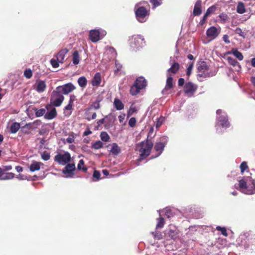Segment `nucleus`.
<instances>
[{
	"mask_svg": "<svg viewBox=\"0 0 255 255\" xmlns=\"http://www.w3.org/2000/svg\"><path fill=\"white\" fill-rule=\"evenodd\" d=\"M197 75L200 77L207 78L214 76L216 73L212 71L205 61H201L197 64Z\"/></svg>",
	"mask_w": 255,
	"mask_h": 255,
	"instance_id": "nucleus-5",
	"label": "nucleus"
},
{
	"mask_svg": "<svg viewBox=\"0 0 255 255\" xmlns=\"http://www.w3.org/2000/svg\"><path fill=\"white\" fill-rule=\"evenodd\" d=\"M20 124L17 122H14L12 124L10 127V131L11 133H15L20 128Z\"/></svg>",
	"mask_w": 255,
	"mask_h": 255,
	"instance_id": "nucleus-28",
	"label": "nucleus"
},
{
	"mask_svg": "<svg viewBox=\"0 0 255 255\" xmlns=\"http://www.w3.org/2000/svg\"><path fill=\"white\" fill-rule=\"evenodd\" d=\"M197 89V85L194 84L192 82H189L185 84L184 90L185 94L188 97H191L193 95Z\"/></svg>",
	"mask_w": 255,
	"mask_h": 255,
	"instance_id": "nucleus-12",
	"label": "nucleus"
},
{
	"mask_svg": "<svg viewBox=\"0 0 255 255\" xmlns=\"http://www.w3.org/2000/svg\"><path fill=\"white\" fill-rule=\"evenodd\" d=\"M193 63L190 64L188 66V68H187V73H186V74H187V75L188 76H190V75L191 74V71H192V69H193Z\"/></svg>",
	"mask_w": 255,
	"mask_h": 255,
	"instance_id": "nucleus-59",
	"label": "nucleus"
},
{
	"mask_svg": "<svg viewBox=\"0 0 255 255\" xmlns=\"http://www.w3.org/2000/svg\"><path fill=\"white\" fill-rule=\"evenodd\" d=\"M35 116L36 117H40L43 115H45L46 113V110L44 109H40L39 110H35Z\"/></svg>",
	"mask_w": 255,
	"mask_h": 255,
	"instance_id": "nucleus-42",
	"label": "nucleus"
},
{
	"mask_svg": "<svg viewBox=\"0 0 255 255\" xmlns=\"http://www.w3.org/2000/svg\"><path fill=\"white\" fill-rule=\"evenodd\" d=\"M101 174L100 172L98 171L95 170L94 172L93 176L94 178H96L97 180H99L100 178Z\"/></svg>",
	"mask_w": 255,
	"mask_h": 255,
	"instance_id": "nucleus-60",
	"label": "nucleus"
},
{
	"mask_svg": "<svg viewBox=\"0 0 255 255\" xmlns=\"http://www.w3.org/2000/svg\"><path fill=\"white\" fill-rule=\"evenodd\" d=\"M14 177V174L12 172H4L2 168L0 167V180H10Z\"/></svg>",
	"mask_w": 255,
	"mask_h": 255,
	"instance_id": "nucleus-17",
	"label": "nucleus"
},
{
	"mask_svg": "<svg viewBox=\"0 0 255 255\" xmlns=\"http://www.w3.org/2000/svg\"><path fill=\"white\" fill-rule=\"evenodd\" d=\"M146 3L145 1L139 2L135 5L134 11L136 19L140 23L145 22L149 16V11L143 6H139L141 3Z\"/></svg>",
	"mask_w": 255,
	"mask_h": 255,
	"instance_id": "nucleus-6",
	"label": "nucleus"
},
{
	"mask_svg": "<svg viewBox=\"0 0 255 255\" xmlns=\"http://www.w3.org/2000/svg\"><path fill=\"white\" fill-rule=\"evenodd\" d=\"M130 46L136 49L142 48L145 45V41L143 36L136 35L132 36L129 40Z\"/></svg>",
	"mask_w": 255,
	"mask_h": 255,
	"instance_id": "nucleus-9",
	"label": "nucleus"
},
{
	"mask_svg": "<svg viewBox=\"0 0 255 255\" xmlns=\"http://www.w3.org/2000/svg\"><path fill=\"white\" fill-rule=\"evenodd\" d=\"M115 64H116V69L115 70V72H118V71H119L121 70L122 66L120 63H118L117 61H116V62H115Z\"/></svg>",
	"mask_w": 255,
	"mask_h": 255,
	"instance_id": "nucleus-64",
	"label": "nucleus"
},
{
	"mask_svg": "<svg viewBox=\"0 0 255 255\" xmlns=\"http://www.w3.org/2000/svg\"><path fill=\"white\" fill-rule=\"evenodd\" d=\"M179 68V65L178 63H174L173 64L172 66L168 70V74L171 72L173 74H175Z\"/></svg>",
	"mask_w": 255,
	"mask_h": 255,
	"instance_id": "nucleus-34",
	"label": "nucleus"
},
{
	"mask_svg": "<svg viewBox=\"0 0 255 255\" xmlns=\"http://www.w3.org/2000/svg\"><path fill=\"white\" fill-rule=\"evenodd\" d=\"M46 88L45 82L42 80H37L34 85V89L39 93L43 92Z\"/></svg>",
	"mask_w": 255,
	"mask_h": 255,
	"instance_id": "nucleus-16",
	"label": "nucleus"
},
{
	"mask_svg": "<svg viewBox=\"0 0 255 255\" xmlns=\"http://www.w3.org/2000/svg\"><path fill=\"white\" fill-rule=\"evenodd\" d=\"M139 81V80H135L133 85L130 87V94L132 96L137 95L138 93L140 92V90H141L140 88H139V87H138L136 85L138 84V82Z\"/></svg>",
	"mask_w": 255,
	"mask_h": 255,
	"instance_id": "nucleus-19",
	"label": "nucleus"
},
{
	"mask_svg": "<svg viewBox=\"0 0 255 255\" xmlns=\"http://www.w3.org/2000/svg\"><path fill=\"white\" fill-rule=\"evenodd\" d=\"M196 226H191L189 228L188 232L187 233V235H192V234H194V232L197 231L196 229Z\"/></svg>",
	"mask_w": 255,
	"mask_h": 255,
	"instance_id": "nucleus-53",
	"label": "nucleus"
},
{
	"mask_svg": "<svg viewBox=\"0 0 255 255\" xmlns=\"http://www.w3.org/2000/svg\"><path fill=\"white\" fill-rule=\"evenodd\" d=\"M236 33L239 34L240 36L245 37V33L243 31H242V30L240 28H237L235 30Z\"/></svg>",
	"mask_w": 255,
	"mask_h": 255,
	"instance_id": "nucleus-52",
	"label": "nucleus"
},
{
	"mask_svg": "<svg viewBox=\"0 0 255 255\" xmlns=\"http://www.w3.org/2000/svg\"><path fill=\"white\" fill-rule=\"evenodd\" d=\"M228 61L230 64L233 66H237L238 67V71H239L241 69V67L239 63L236 61L235 59L234 58L229 57L227 59Z\"/></svg>",
	"mask_w": 255,
	"mask_h": 255,
	"instance_id": "nucleus-30",
	"label": "nucleus"
},
{
	"mask_svg": "<svg viewBox=\"0 0 255 255\" xmlns=\"http://www.w3.org/2000/svg\"><path fill=\"white\" fill-rule=\"evenodd\" d=\"M136 111V108L135 107H133L131 106L128 112V115L130 116L132 115L134 113H135Z\"/></svg>",
	"mask_w": 255,
	"mask_h": 255,
	"instance_id": "nucleus-57",
	"label": "nucleus"
},
{
	"mask_svg": "<svg viewBox=\"0 0 255 255\" xmlns=\"http://www.w3.org/2000/svg\"><path fill=\"white\" fill-rule=\"evenodd\" d=\"M84 161L83 159L80 160L78 165H77V168L78 170H83L84 171H86L87 170V168L84 166Z\"/></svg>",
	"mask_w": 255,
	"mask_h": 255,
	"instance_id": "nucleus-43",
	"label": "nucleus"
},
{
	"mask_svg": "<svg viewBox=\"0 0 255 255\" xmlns=\"http://www.w3.org/2000/svg\"><path fill=\"white\" fill-rule=\"evenodd\" d=\"M164 147L165 146L163 143L159 142H157L156 143L154 146V149L157 152H158V154L156 156V157L159 156L162 153Z\"/></svg>",
	"mask_w": 255,
	"mask_h": 255,
	"instance_id": "nucleus-25",
	"label": "nucleus"
},
{
	"mask_svg": "<svg viewBox=\"0 0 255 255\" xmlns=\"http://www.w3.org/2000/svg\"><path fill=\"white\" fill-rule=\"evenodd\" d=\"M80 56L77 50L74 51L72 55V62L74 65H77L79 63Z\"/></svg>",
	"mask_w": 255,
	"mask_h": 255,
	"instance_id": "nucleus-31",
	"label": "nucleus"
},
{
	"mask_svg": "<svg viewBox=\"0 0 255 255\" xmlns=\"http://www.w3.org/2000/svg\"><path fill=\"white\" fill-rule=\"evenodd\" d=\"M101 100L102 99L100 98H97V100L91 104L90 108L88 109L87 111H89L92 109H94L95 110L99 109L100 108V103L101 101Z\"/></svg>",
	"mask_w": 255,
	"mask_h": 255,
	"instance_id": "nucleus-29",
	"label": "nucleus"
},
{
	"mask_svg": "<svg viewBox=\"0 0 255 255\" xmlns=\"http://www.w3.org/2000/svg\"><path fill=\"white\" fill-rule=\"evenodd\" d=\"M220 30L215 26L210 27L206 31V34L209 38L214 39L216 38L220 33Z\"/></svg>",
	"mask_w": 255,
	"mask_h": 255,
	"instance_id": "nucleus-15",
	"label": "nucleus"
},
{
	"mask_svg": "<svg viewBox=\"0 0 255 255\" xmlns=\"http://www.w3.org/2000/svg\"><path fill=\"white\" fill-rule=\"evenodd\" d=\"M255 242V236L249 233L241 234L237 239L238 244L245 249H252Z\"/></svg>",
	"mask_w": 255,
	"mask_h": 255,
	"instance_id": "nucleus-4",
	"label": "nucleus"
},
{
	"mask_svg": "<svg viewBox=\"0 0 255 255\" xmlns=\"http://www.w3.org/2000/svg\"><path fill=\"white\" fill-rule=\"evenodd\" d=\"M201 0H197L195 4L193 14L195 16L200 15L202 13Z\"/></svg>",
	"mask_w": 255,
	"mask_h": 255,
	"instance_id": "nucleus-18",
	"label": "nucleus"
},
{
	"mask_svg": "<svg viewBox=\"0 0 255 255\" xmlns=\"http://www.w3.org/2000/svg\"><path fill=\"white\" fill-rule=\"evenodd\" d=\"M139 80V81L138 82V84L136 85L137 86L139 87V88L142 90L146 86V80L142 77H138L136 80Z\"/></svg>",
	"mask_w": 255,
	"mask_h": 255,
	"instance_id": "nucleus-32",
	"label": "nucleus"
},
{
	"mask_svg": "<svg viewBox=\"0 0 255 255\" xmlns=\"http://www.w3.org/2000/svg\"><path fill=\"white\" fill-rule=\"evenodd\" d=\"M64 100L63 95L60 92V91L57 90L53 91L52 92L50 103L55 107H59Z\"/></svg>",
	"mask_w": 255,
	"mask_h": 255,
	"instance_id": "nucleus-7",
	"label": "nucleus"
},
{
	"mask_svg": "<svg viewBox=\"0 0 255 255\" xmlns=\"http://www.w3.org/2000/svg\"><path fill=\"white\" fill-rule=\"evenodd\" d=\"M77 82L79 84V85L81 88H85L87 84V80L86 77L84 76L80 77L78 78Z\"/></svg>",
	"mask_w": 255,
	"mask_h": 255,
	"instance_id": "nucleus-33",
	"label": "nucleus"
},
{
	"mask_svg": "<svg viewBox=\"0 0 255 255\" xmlns=\"http://www.w3.org/2000/svg\"><path fill=\"white\" fill-rule=\"evenodd\" d=\"M76 97L74 95H71L70 96V99L68 104L73 105L74 101L75 100Z\"/></svg>",
	"mask_w": 255,
	"mask_h": 255,
	"instance_id": "nucleus-63",
	"label": "nucleus"
},
{
	"mask_svg": "<svg viewBox=\"0 0 255 255\" xmlns=\"http://www.w3.org/2000/svg\"><path fill=\"white\" fill-rule=\"evenodd\" d=\"M136 123V120L135 118H131L129 119L128 121V125L131 127L133 128L135 126Z\"/></svg>",
	"mask_w": 255,
	"mask_h": 255,
	"instance_id": "nucleus-50",
	"label": "nucleus"
},
{
	"mask_svg": "<svg viewBox=\"0 0 255 255\" xmlns=\"http://www.w3.org/2000/svg\"><path fill=\"white\" fill-rule=\"evenodd\" d=\"M38 122L35 121L33 123H30L28 124H26L24 126L22 127L21 130L23 131V132L26 133L28 132V130L33 128L34 126H37V125Z\"/></svg>",
	"mask_w": 255,
	"mask_h": 255,
	"instance_id": "nucleus-21",
	"label": "nucleus"
},
{
	"mask_svg": "<svg viewBox=\"0 0 255 255\" xmlns=\"http://www.w3.org/2000/svg\"><path fill=\"white\" fill-rule=\"evenodd\" d=\"M50 156L48 153H43L41 155L42 158L45 161L49 160L50 159Z\"/></svg>",
	"mask_w": 255,
	"mask_h": 255,
	"instance_id": "nucleus-62",
	"label": "nucleus"
},
{
	"mask_svg": "<svg viewBox=\"0 0 255 255\" xmlns=\"http://www.w3.org/2000/svg\"><path fill=\"white\" fill-rule=\"evenodd\" d=\"M57 116V112L55 108H53L49 111L45 113L44 118L46 120H52Z\"/></svg>",
	"mask_w": 255,
	"mask_h": 255,
	"instance_id": "nucleus-22",
	"label": "nucleus"
},
{
	"mask_svg": "<svg viewBox=\"0 0 255 255\" xmlns=\"http://www.w3.org/2000/svg\"><path fill=\"white\" fill-rule=\"evenodd\" d=\"M41 165H43V163L40 162L33 161L29 167V170L31 172L38 171Z\"/></svg>",
	"mask_w": 255,
	"mask_h": 255,
	"instance_id": "nucleus-23",
	"label": "nucleus"
},
{
	"mask_svg": "<svg viewBox=\"0 0 255 255\" xmlns=\"http://www.w3.org/2000/svg\"><path fill=\"white\" fill-rule=\"evenodd\" d=\"M240 190L248 195L255 194V182L251 176H245L239 181Z\"/></svg>",
	"mask_w": 255,
	"mask_h": 255,
	"instance_id": "nucleus-1",
	"label": "nucleus"
},
{
	"mask_svg": "<svg viewBox=\"0 0 255 255\" xmlns=\"http://www.w3.org/2000/svg\"><path fill=\"white\" fill-rule=\"evenodd\" d=\"M216 113L217 115L216 123V130L220 133L222 132V128L226 129L230 127V125L225 112L221 110H218Z\"/></svg>",
	"mask_w": 255,
	"mask_h": 255,
	"instance_id": "nucleus-3",
	"label": "nucleus"
},
{
	"mask_svg": "<svg viewBox=\"0 0 255 255\" xmlns=\"http://www.w3.org/2000/svg\"><path fill=\"white\" fill-rule=\"evenodd\" d=\"M165 121L164 117L161 116L156 119L155 126L156 128H159Z\"/></svg>",
	"mask_w": 255,
	"mask_h": 255,
	"instance_id": "nucleus-41",
	"label": "nucleus"
},
{
	"mask_svg": "<svg viewBox=\"0 0 255 255\" xmlns=\"http://www.w3.org/2000/svg\"><path fill=\"white\" fill-rule=\"evenodd\" d=\"M60 62H59L57 59V60H55V59H51L50 60V63L52 65V66H53V67L54 68H57L59 67V63Z\"/></svg>",
	"mask_w": 255,
	"mask_h": 255,
	"instance_id": "nucleus-51",
	"label": "nucleus"
},
{
	"mask_svg": "<svg viewBox=\"0 0 255 255\" xmlns=\"http://www.w3.org/2000/svg\"><path fill=\"white\" fill-rule=\"evenodd\" d=\"M101 82V77L100 73H97L92 79L91 83L93 86H99Z\"/></svg>",
	"mask_w": 255,
	"mask_h": 255,
	"instance_id": "nucleus-24",
	"label": "nucleus"
},
{
	"mask_svg": "<svg viewBox=\"0 0 255 255\" xmlns=\"http://www.w3.org/2000/svg\"><path fill=\"white\" fill-rule=\"evenodd\" d=\"M154 239L156 240H160L162 239V235L159 232H156L155 233H152Z\"/></svg>",
	"mask_w": 255,
	"mask_h": 255,
	"instance_id": "nucleus-55",
	"label": "nucleus"
},
{
	"mask_svg": "<svg viewBox=\"0 0 255 255\" xmlns=\"http://www.w3.org/2000/svg\"><path fill=\"white\" fill-rule=\"evenodd\" d=\"M75 170V165L74 163H70L67 164L65 168L63 169L62 172L65 175L67 178H71L73 176Z\"/></svg>",
	"mask_w": 255,
	"mask_h": 255,
	"instance_id": "nucleus-14",
	"label": "nucleus"
},
{
	"mask_svg": "<svg viewBox=\"0 0 255 255\" xmlns=\"http://www.w3.org/2000/svg\"><path fill=\"white\" fill-rule=\"evenodd\" d=\"M237 11L240 14H243L245 12V7L244 4L242 2H239L238 3L237 7Z\"/></svg>",
	"mask_w": 255,
	"mask_h": 255,
	"instance_id": "nucleus-35",
	"label": "nucleus"
},
{
	"mask_svg": "<svg viewBox=\"0 0 255 255\" xmlns=\"http://www.w3.org/2000/svg\"><path fill=\"white\" fill-rule=\"evenodd\" d=\"M107 34L106 30L99 28L90 31L89 37L93 42H97L102 39Z\"/></svg>",
	"mask_w": 255,
	"mask_h": 255,
	"instance_id": "nucleus-8",
	"label": "nucleus"
},
{
	"mask_svg": "<svg viewBox=\"0 0 255 255\" xmlns=\"http://www.w3.org/2000/svg\"><path fill=\"white\" fill-rule=\"evenodd\" d=\"M228 16L225 13H221L219 15V18H220L221 20L224 22H225L227 19Z\"/></svg>",
	"mask_w": 255,
	"mask_h": 255,
	"instance_id": "nucleus-56",
	"label": "nucleus"
},
{
	"mask_svg": "<svg viewBox=\"0 0 255 255\" xmlns=\"http://www.w3.org/2000/svg\"><path fill=\"white\" fill-rule=\"evenodd\" d=\"M121 151V148L116 143H113L112 145L111 152L115 155H118Z\"/></svg>",
	"mask_w": 255,
	"mask_h": 255,
	"instance_id": "nucleus-26",
	"label": "nucleus"
},
{
	"mask_svg": "<svg viewBox=\"0 0 255 255\" xmlns=\"http://www.w3.org/2000/svg\"><path fill=\"white\" fill-rule=\"evenodd\" d=\"M71 159L70 154L66 152L64 154H58L54 157L55 161L57 162L59 164L66 165Z\"/></svg>",
	"mask_w": 255,
	"mask_h": 255,
	"instance_id": "nucleus-10",
	"label": "nucleus"
},
{
	"mask_svg": "<svg viewBox=\"0 0 255 255\" xmlns=\"http://www.w3.org/2000/svg\"><path fill=\"white\" fill-rule=\"evenodd\" d=\"M100 137L102 141L107 142L110 139V136L105 131H102L100 134Z\"/></svg>",
	"mask_w": 255,
	"mask_h": 255,
	"instance_id": "nucleus-38",
	"label": "nucleus"
},
{
	"mask_svg": "<svg viewBox=\"0 0 255 255\" xmlns=\"http://www.w3.org/2000/svg\"><path fill=\"white\" fill-rule=\"evenodd\" d=\"M107 52L110 53L112 55V57L114 58L117 55V53L115 49L113 47H108L107 49Z\"/></svg>",
	"mask_w": 255,
	"mask_h": 255,
	"instance_id": "nucleus-46",
	"label": "nucleus"
},
{
	"mask_svg": "<svg viewBox=\"0 0 255 255\" xmlns=\"http://www.w3.org/2000/svg\"><path fill=\"white\" fill-rule=\"evenodd\" d=\"M164 213H165V216L168 218L172 217L173 215V214L172 211L170 209H168V208L165 209L164 210Z\"/></svg>",
	"mask_w": 255,
	"mask_h": 255,
	"instance_id": "nucleus-49",
	"label": "nucleus"
},
{
	"mask_svg": "<svg viewBox=\"0 0 255 255\" xmlns=\"http://www.w3.org/2000/svg\"><path fill=\"white\" fill-rule=\"evenodd\" d=\"M172 81L173 79L171 76L169 74L167 75V79L166 80V88L171 89L172 87Z\"/></svg>",
	"mask_w": 255,
	"mask_h": 255,
	"instance_id": "nucleus-39",
	"label": "nucleus"
},
{
	"mask_svg": "<svg viewBox=\"0 0 255 255\" xmlns=\"http://www.w3.org/2000/svg\"><path fill=\"white\" fill-rule=\"evenodd\" d=\"M103 147V143L100 141L98 140L96 142L93 143L91 145L92 148L95 149H99Z\"/></svg>",
	"mask_w": 255,
	"mask_h": 255,
	"instance_id": "nucleus-36",
	"label": "nucleus"
},
{
	"mask_svg": "<svg viewBox=\"0 0 255 255\" xmlns=\"http://www.w3.org/2000/svg\"><path fill=\"white\" fill-rule=\"evenodd\" d=\"M216 9V6L212 5L207 9V10L205 14H206V15L209 16L211 13L214 12L215 11Z\"/></svg>",
	"mask_w": 255,
	"mask_h": 255,
	"instance_id": "nucleus-45",
	"label": "nucleus"
},
{
	"mask_svg": "<svg viewBox=\"0 0 255 255\" xmlns=\"http://www.w3.org/2000/svg\"><path fill=\"white\" fill-rule=\"evenodd\" d=\"M179 231L177 228L173 225H170L169 227V230L167 233V237L171 239L175 240L179 237Z\"/></svg>",
	"mask_w": 255,
	"mask_h": 255,
	"instance_id": "nucleus-13",
	"label": "nucleus"
},
{
	"mask_svg": "<svg viewBox=\"0 0 255 255\" xmlns=\"http://www.w3.org/2000/svg\"><path fill=\"white\" fill-rule=\"evenodd\" d=\"M74 139L75 137L73 135H71L66 139V141L69 143H71L74 141Z\"/></svg>",
	"mask_w": 255,
	"mask_h": 255,
	"instance_id": "nucleus-61",
	"label": "nucleus"
},
{
	"mask_svg": "<svg viewBox=\"0 0 255 255\" xmlns=\"http://www.w3.org/2000/svg\"><path fill=\"white\" fill-rule=\"evenodd\" d=\"M114 105L115 108L117 110H122L124 108V105L122 102L119 99H115L114 102Z\"/></svg>",
	"mask_w": 255,
	"mask_h": 255,
	"instance_id": "nucleus-27",
	"label": "nucleus"
},
{
	"mask_svg": "<svg viewBox=\"0 0 255 255\" xmlns=\"http://www.w3.org/2000/svg\"><path fill=\"white\" fill-rule=\"evenodd\" d=\"M56 88L62 94L67 95L74 90L76 87L72 83H68L62 86H59Z\"/></svg>",
	"mask_w": 255,
	"mask_h": 255,
	"instance_id": "nucleus-11",
	"label": "nucleus"
},
{
	"mask_svg": "<svg viewBox=\"0 0 255 255\" xmlns=\"http://www.w3.org/2000/svg\"><path fill=\"white\" fill-rule=\"evenodd\" d=\"M68 50L67 48H64L60 50L57 54V60L60 63H63L65 57V55L68 52Z\"/></svg>",
	"mask_w": 255,
	"mask_h": 255,
	"instance_id": "nucleus-20",
	"label": "nucleus"
},
{
	"mask_svg": "<svg viewBox=\"0 0 255 255\" xmlns=\"http://www.w3.org/2000/svg\"><path fill=\"white\" fill-rule=\"evenodd\" d=\"M150 2L153 4V7L155 8L161 4L157 0H150Z\"/></svg>",
	"mask_w": 255,
	"mask_h": 255,
	"instance_id": "nucleus-58",
	"label": "nucleus"
},
{
	"mask_svg": "<svg viewBox=\"0 0 255 255\" xmlns=\"http://www.w3.org/2000/svg\"><path fill=\"white\" fill-rule=\"evenodd\" d=\"M232 53L233 55L238 58L239 60H242L244 58V56L241 52H239L237 50H233Z\"/></svg>",
	"mask_w": 255,
	"mask_h": 255,
	"instance_id": "nucleus-40",
	"label": "nucleus"
},
{
	"mask_svg": "<svg viewBox=\"0 0 255 255\" xmlns=\"http://www.w3.org/2000/svg\"><path fill=\"white\" fill-rule=\"evenodd\" d=\"M24 76L26 78H30L32 76V71L29 69L25 70L24 72Z\"/></svg>",
	"mask_w": 255,
	"mask_h": 255,
	"instance_id": "nucleus-47",
	"label": "nucleus"
},
{
	"mask_svg": "<svg viewBox=\"0 0 255 255\" xmlns=\"http://www.w3.org/2000/svg\"><path fill=\"white\" fill-rule=\"evenodd\" d=\"M157 223L156 226V228L158 229L163 228L165 223L164 218L163 217H159L157 219Z\"/></svg>",
	"mask_w": 255,
	"mask_h": 255,
	"instance_id": "nucleus-37",
	"label": "nucleus"
},
{
	"mask_svg": "<svg viewBox=\"0 0 255 255\" xmlns=\"http://www.w3.org/2000/svg\"><path fill=\"white\" fill-rule=\"evenodd\" d=\"M153 147V143L150 140H146L140 142L137 146V150L139 152V159L137 161V165L139 162L146 158L150 154Z\"/></svg>",
	"mask_w": 255,
	"mask_h": 255,
	"instance_id": "nucleus-2",
	"label": "nucleus"
},
{
	"mask_svg": "<svg viewBox=\"0 0 255 255\" xmlns=\"http://www.w3.org/2000/svg\"><path fill=\"white\" fill-rule=\"evenodd\" d=\"M240 167L241 169V172L243 173L248 168L247 163L245 161L243 162L241 164Z\"/></svg>",
	"mask_w": 255,
	"mask_h": 255,
	"instance_id": "nucleus-48",
	"label": "nucleus"
},
{
	"mask_svg": "<svg viewBox=\"0 0 255 255\" xmlns=\"http://www.w3.org/2000/svg\"><path fill=\"white\" fill-rule=\"evenodd\" d=\"M168 138L166 136H162L160 138L159 142H162L164 144V146L167 144L168 142Z\"/></svg>",
	"mask_w": 255,
	"mask_h": 255,
	"instance_id": "nucleus-54",
	"label": "nucleus"
},
{
	"mask_svg": "<svg viewBox=\"0 0 255 255\" xmlns=\"http://www.w3.org/2000/svg\"><path fill=\"white\" fill-rule=\"evenodd\" d=\"M216 230L217 231H221V233H222V234L223 235H224V236H225L226 237L228 236V233H227V230H226V229L225 227H221L220 226H217Z\"/></svg>",
	"mask_w": 255,
	"mask_h": 255,
	"instance_id": "nucleus-44",
	"label": "nucleus"
}]
</instances>
